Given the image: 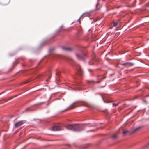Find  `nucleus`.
<instances>
[{"instance_id":"1","label":"nucleus","mask_w":149,"mask_h":149,"mask_svg":"<svg viewBox=\"0 0 149 149\" xmlns=\"http://www.w3.org/2000/svg\"><path fill=\"white\" fill-rule=\"evenodd\" d=\"M64 60L70 63L75 70V71L72 76L75 80V84L77 86L82 85L81 80L83 75V72L79 65L76 63L72 58L67 57H63Z\"/></svg>"},{"instance_id":"2","label":"nucleus","mask_w":149,"mask_h":149,"mask_svg":"<svg viewBox=\"0 0 149 149\" xmlns=\"http://www.w3.org/2000/svg\"><path fill=\"white\" fill-rule=\"evenodd\" d=\"M55 50L54 48H50L49 49V56H46L42 58L37 65L34 68H33L32 72H35L41 68L42 67L46 64L49 65L51 62L53 60H57L62 58L63 57L59 55L52 53V52Z\"/></svg>"},{"instance_id":"3","label":"nucleus","mask_w":149,"mask_h":149,"mask_svg":"<svg viewBox=\"0 0 149 149\" xmlns=\"http://www.w3.org/2000/svg\"><path fill=\"white\" fill-rule=\"evenodd\" d=\"M86 124H65L58 123L54 125L52 127V130L53 131H59L62 129V127L64 126L67 129L77 132H80L84 130L86 127Z\"/></svg>"},{"instance_id":"4","label":"nucleus","mask_w":149,"mask_h":149,"mask_svg":"<svg viewBox=\"0 0 149 149\" xmlns=\"http://www.w3.org/2000/svg\"><path fill=\"white\" fill-rule=\"evenodd\" d=\"M63 28V26L61 25L59 28L56 30L55 34L52 36L50 38H46L44 39L40 43V45L38 48H36L34 47H32L31 49V50L36 54L38 53L40 51L43 46L46 44H48L52 39L58 35V33L60 32L61 30Z\"/></svg>"},{"instance_id":"5","label":"nucleus","mask_w":149,"mask_h":149,"mask_svg":"<svg viewBox=\"0 0 149 149\" xmlns=\"http://www.w3.org/2000/svg\"><path fill=\"white\" fill-rule=\"evenodd\" d=\"M88 71L92 75L95 76L97 78V81H94L88 80L87 81L88 84L89 86L94 84L95 83H99L101 82V80L104 79L106 77H104L102 76H100L99 75H96V74L98 73V70L97 69L95 70H93L92 69H88Z\"/></svg>"},{"instance_id":"6","label":"nucleus","mask_w":149,"mask_h":149,"mask_svg":"<svg viewBox=\"0 0 149 149\" xmlns=\"http://www.w3.org/2000/svg\"><path fill=\"white\" fill-rule=\"evenodd\" d=\"M81 48L80 49V51L75 53L76 58L79 60L84 61L85 59L87 58L88 56L84 52V51L81 50Z\"/></svg>"},{"instance_id":"7","label":"nucleus","mask_w":149,"mask_h":149,"mask_svg":"<svg viewBox=\"0 0 149 149\" xmlns=\"http://www.w3.org/2000/svg\"><path fill=\"white\" fill-rule=\"evenodd\" d=\"M82 105V103L79 101H77L75 102L72 104H71L69 107H68L65 109L61 111L60 112V113H62L63 112L66 111L68 110L72 109L75 107H77L78 106Z\"/></svg>"},{"instance_id":"8","label":"nucleus","mask_w":149,"mask_h":149,"mask_svg":"<svg viewBox=\"0 0 149 149\" xmlns=\"http://www.w3.org/2000/svg\"><path fill=\"white\" fill-rule=\"evenodd\" d=\"M98 94L102 97L104 102L109 103L112 102V100L108 95L106 94L102 95L100 93H98Z\"/></svg>"},{"instance_id":"9","label":"nucleus","mask_w":149,"mask_h":149,"mask_svg":"<svg viewBox=\"0 0 149 149\" xmlns=\"http://www.w3.org/2000/svg\"><path fill=\"white\" fill-rule=\"evenodd\" d=\"M24 57H20L15 58V61L13 62L12 64V66L10 69L9 71L10 72L13 70L14 67H15L17 64L19 63V61L21 60L24 61L25 59Z\"/></svg>"},{"instance_id":"10","label":"nucleus","mask_w":149,"mask_h":149,"mask_svg":"<svg viewBox=\"0 0 149 149\" xmlns=\"http://www.w3.org/2000/svg\"><path fill=\"white\" fill-rule=\"evenodd\" d=\"M35 61V60L30 59L29 60V62L27 63H26L24 62L23 63H22L21 64L23 67H30L33 65V63Z\"/></svg>"},{"instance_id":"11","label":"nucleus","mask_w":149,"mask_h":149,"mask_svg":"<svg viewBox=\"0 0 149 149\" xmlns=\"http://www.w3.org/2000/svg\"><path fill=\"white\" fill-rule=\"evenodd\" d=\"M50 74V72L49 71L47 72H45L42 74H38L37 75V77L39 78H41L43 77L47 76L48 78V79H49L51 78V76L49 75Z\"/></svg>"},{"instance_id":"12","label":"nucleus","mask_w":149,"mask_h":149,"mask_svg":"<svg viewBox=\"0 0 149 149\" xmlns=\"http://www.w3.org/2000/svg\"><path fill=\"white\" fill-rule=\"evenodd\" d=\"M61 72L59 70H56V79L59 82L61 81V79L62 78L61 74Z\"/></svg>"},{"instance_id":"13","label":"nucleus","mask_w":149,"mask_h":149,"mask_svg":"<svg viewBox=\"0 0 149 149\" xmlns=\"http://www.w3.org/2000/svg\"><path fill=\"white\" fill-rule=\"evenodd\" d=\"M98 59L96 58V56L95 55L93 57L92 60L88 62V63L90 65H93L95 64V62H98Z\"/></svg>"},{"instance_id":"14","label":"nucleus","mask_w":149,"mask_h":149,"mask_svg":"<svg viewBox=\"0 0 149 149\" xmlns=\"http://www.w3.org/2000/svg\"><path fill=\"white\" fill-rule=\"evenodd\" d=\"M24 123V120H20L15 124V127L16 128L22 125Z\"/></svg>"},{"instance_id":"15","label":"nucleus","mask_w":149,"mask_h":149,"mask_svg":"<svg viewBox=\"0 0 149 149\" xmlns=\"http://www.w3.org/2000/svg\"><path fill=\"white\" fill-rule=\"evenodd\" d=\"M134 63L127 62H126L122 64V65L125 66H132L134 65Z\"/></svg>"},{"instance_id":"16","label":"nucleus","mask_w":149,"mask_h":149,"mask_svg":"<svg viewBox=\"0 0 149 149\" xmlns=\"http://www.w3.org/2000/svg\"><path fill=\"white\" fill-rule=\"evenodd\" d=\"M143 127V126H139L135 128L132 131L130 132V134H132L136 132H137V131L139 130V129H141Z\"/></svg>"},{"instance_id":"17","label":"nucleus","mask_w":149,"mask_h":149,"mask_svg":"<svg viewBox=\"0 0 149 149\" xmlns=\"http://www.w3.org/2000/svg\"><path fill=\"white\" fill-rule=\"evenodd\" d=\"M102 125V123H99L97 125H88V127H95L96 126V128L97 129L100 128L101 129H102L103 128V127H102L101 125Z\"/></svg>"},{"instance_id":"18","label":"nucleus","mask_w":149,"mask_h":149,"mask_svg":"<svg viewBox=\"0 0 149 149\" xmlns=\"http://www.w3.org/2000/svg\"><path fill=\"white\" fill-rule=\"evenodd\" d=\"M61 49L63 51H71L73 50V49L72 48H66L63 46L61 47Z\"/></svg>"},{"instance_id":"19","label":"nucleus","mask_w":149,"mask_h":149,"mask_svg":"<svg viewBox=\"0 0 149 149\" xmlns=\"http://www.w3.org/2000/svg\"><path fill=\"white\" fill-rule=\"evenodd\" d=\"M98 136L100 137L101 139L102 140L106 139L108 138V136L107 135L100 134Z\"/></svg>"},{"instance_id":"20","label":"nucleus","mask_w":149,"mask_h":149,"mask_svg":"<svg viewBox=\"0 0 149 149\" xmlns=\"http://www.w3.org/2000/svg\"><path fill=\"white\" fill-rule=\"evenodd\" d=\"M17 52V51L16 50L14 51L13 52H10L8 53V56H14L15 54H16Z\"/></svg>"},{"instance_id":"21","label":"nucleus","mask_w":149,"mask_h":149,"mask_svg":"<svg viewBox=\"0 0 149 149\" xmlns=\"http://www.w3.org/2000/svg\"><path fill=\"white\" fill-rule=\"evenodd\" d=\"M93 12V11H90L89 12H86L83 13L80 17V18H81L82 16L84 15L87 14L88 15H90L91 14L92 12Z\"/></svg>"},{"instance_id":"22","label":"nucleus","mask_w":149,"mask_h":149,"mask_svg":"<svg viewBox=\"0 0 149 149\" xmlns=\"http://www.w3.org/2000/svg\"><path fill=\"white\" fill-rule=\"evenodd\" d=\"M35 110V109H32L31 108H30V107H28L26 108L25 110L23 111V112H26L28 111H33Z\"/></svg>"},{"instance_id":"23","label":"nucleus","mask_w":149,"mask_h":149,"mask_svg":"<svg viewBox=\"0 0 149 149\" xmlns=\"http://www.w3.org/2000/svg\"><path fill=\"white\" fill-rule=\"evenodd\" d=\"M112 138L113 139H116L118 138V136L117 134H115L113 135L112 136Z\"/></svg>"},{"instance_id":"24","label":"nucleus","mask_w":149,"mask_h":149,"mask_svg":"<svg viewBox=\"0 0 149 149\" xmlns=\"http://www.w3.org/2000/svg\"><path fill=\"white\" fill-rule=\"evenodd\" d=\"M91 146V145H90V144L83 145L82 147H81V148H87L88 147L90 146Z\"/></svg>"},{"instance_id":"25","label":"nucleus","mask_w":149,"mask_h":149,"mask_svg":"<svg viewBox=\"0 0 149 149\" xmlns=\"http://www.w3.org/2000/svg\"><path fill=\"white\" fill-rule=\"evenodd\" d=\"M129 131L128 130H125L123 131V135H125L127 133H129Z\"/></svg>"},{"instance_id":"26","label":"nucleus","mask_w":149,"mask_h":149,"mask_svg":"<svg viewBox=\"0 0 149 149\" xmlns=\"http://www.w3.org/2000/svg\"><path fill=\"white\" fill-rule=\"evenodd\" d=\"M88 107L89 109L91 110H93L95 109V108L94 107H93L91 106H88Z\"/></svg>"},{"instance_id":"27","label":"nucleus","mask_w":149,"mask_h":149,"mask_svg":"<svg viewBox=\"0 0 149 149\" xmlns=\"http://www.w3.org/2000/svg\"><path fill=\"white\" fill-rule=\"evenodd\" d=\"M118 24V23L117 22H114L113 23V26L114 27H116Z\"/></svg>"},{"instance_id":"28","label":"nucleus","mask_w":149,"mask_h":149,"mask_svg":"<svg viewBox=\"0 0 149 149\" xmlns=\"http://www.w3.org/2000/svg\"><path fill=\"white\" fill-rule=\"evenodd\" d=\"M105 115L106 116H107L108 118H109V114L107 112H105Z\"/></svg>"},{"instance_id":"29","label":"nucleus","mask_w":149,"mask_h":149,"mask_svg":"<svg viewBox=\"0 0 149 149\" xmlns=\"http://www.w3.org/2000/svg\"><path fill=\"white\" fill-rule=\"evenodd\" d=\"M118 103H113V104H112V106L113 107H114V106H118Z\"/></svg>"},{"instance_id":"30","label":"nucleus","mask_w":149,"mask_h":149,"mask_svg":"<svg viewBox=\"0 0 149 149\" xmlns=\"http://www.w3.org/2000/svg\"><path fill=\"white\" fill-rule=\"evenodd\" d=\"M10 0H8L6 2V3H5V4H4V5H6L8 4L10 2Z\"/></svg>"},{"instance_id":"31","label":"nucleus","mask_w":149,"mask_h":149,"mask_svg":"<svg viewBox=\"0 0 149 149\" xmlns=\"http://www.w3.org/2000/svg\"><path fill=\"white\" fill-rule=\"evenodd\" d=\"M95 130H91L86 131L87 132L95 131Z\"/></svg>"},{"instance_id":"32","label":"nucleus","mask_w":149,"mask_h":149,"mask_svg":"<svg viewBox=\"0 0 149 149\" xmlns=\"http://www.w3.org/2000/svg\"><path fill=\"white\" fill-rule=\"evenodd\" d=\"M106 83H105V84H104V86H99V87L100 88H103V87H104L106 86Z\"/></svg>"},{"instance_id":"33","label":"nucleus","mask_w":149,"mask_h":149,"mask_svg":"<svg viewBox=\"0 0 149 149\" xmlns=\"http://www.w3.org/2000/svg\"><path fill=\"white\" fill-rule=\"evenodd\" d=\"M30 81V80H28L25 81V82L24 83V84H26V83H27L28 82H29Z\"/></svg>"},{"instance_id":"34","label":"nucleus","mask_w":149,"mask_h":149,"mask_svg":"<svg viewBox=\"0 0 149 149\" xmlns=\"http://www.w3.org/2000/svg\"><path fill=\"white\" fill-rule=\"evenodd\" d=\"M68 147L70 148L71 147V146L70 145H68Z\"/></svg>"},{"instance_id":"35","label":"nucleus","mask_w":149,"mask_h":149,"mask_svg":"<svg viewBox=\"0 0 149 149\" xmlns=\"http://www.w3.org/2000/svg\"><path fill=\"white\" fill-rule=\"evenodd\" d=\"M143 102H145L146 103H147V102H146V101L145 100H143Z\"/></svg>"},{"instance_id":"36","label":"nucleus","mask_w":149,"mask_h":149,"mask_svg":"<svg viewBox=\"0 0 149 149\" xmlns=\"http://www.w3.org/2000/svg\"><path fill=\"white\" fill-rule=\"evenodd\" d=\"M80 18L79 17V18L77 20V22H78L79 21L80 19Z\"/></svg>"},{"instance_id":"37","label":"nucleus","mask_w":149,"mask_h":149,"mask_svg":"<svg viewBox=\"0 0 149 149\" xmlns=\"http://www.w3.org/2000/svg\"><path fill=\"white\" fill-rule=\"evenodd\" d=\"M5 4H5H2V3H1L0 2V4H1V5H4V4Z\"/></svg>"},{"instance_id":"38","label":"nucleus","mask_w":149,"mask_h":149,"mask_svg":"<svg viewBox=\"0 0 149 149\" xmlns=\"http://www.w3.org/2000/svg\"><path fill=\"white\" fill-rule=\"evenodd\" d=\"M77 89L78 90H80L81 89H80V88H77Z\"/></svg>"},{"instance_id":"39","label":"nucleus","mask_w":149,"mask_h":149,"mask_svg":"<svg viewBox=\"0 0 149 149\" xmlns=\"http://www.w3.org/2000/svg\"><path fill=\"white\" fill-rule=\"evenodd\" d=\"M112 28H113V26H112V27H111L110 28V29H112Z\"/></svg>"},{"instance_id":"40","label":"nucleus","mask_w":149,"mask_h":149,"mask_svg":"<svg viewBox=\"0 0 149 149\" xmlns=\"http://www.w3.org/2000/svg\"><path fill=\"white\" fill-rule=\"evenodd\" d=\"M74 23V22H72V23L71 24H73V23Z\"/></svg>"},{"instance_id":"41","label":"nucleus","mask_w":149,"mask_h":149,"mask_svg":"<svg viewBox=\"0 0 149 149\" xmlns=\"http://www.w3.org/2000/svg\"><path fill=\"white\" fill-rule=\"evenodd\" d=\"M105 0H102L103 1H104Z\"/></svg>"},{"instance_id":"42","label":"nucleus","mask_w":149,"mask_h":149,"mask_svg":"<svg viewBox=\"0 0 149 149\" xmlns=\"http://www.w3.org/2000/svg\"><path fill=\"white\" fill-rule=\"evenodd\" d=\"M44 103V102H43L41 103H40V104H42V103Z\"/></svg>"},{"instance_id":"43","label":"nucleus","mask_w":149,"mask_h":149,"mask_svg":"<svg viewBox=\"0 0 149 149\" xmlns=\"http://www.w3.org/2000/svg\"><path fill=\"white\" fill-rule=\"evenodd\" d=\"M46 81H48V79H46Z\"/></svg>"},{"instance_id":"44","label":"nucleus","mask_w":149,"mask_h":149,"mask_svg":"<svg viewBox=\"0 0 149 149\" xmlns=\"http://www.w3.org/2000/svg\"><path fill=\"white\" fill-rule=\"evenodd\" d=\"M4 92H3L1 93H1H4Z\"/></svg>"},{"instance_id":"45","label":"nucleus","mask_w":149,"mask_h":149,"mask_svg":"<svg viewBox=\"0 0 149 149\" xmlns=\"http://www.w3.org/2000/svg\"><path fill=\"white\" fill-rule=\"evenodd\" d=\"M20 49V48H19V50H20V49Z\"/></svg>"}]
</instances>
